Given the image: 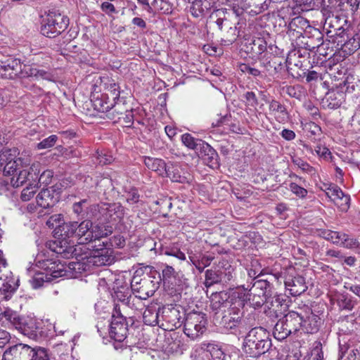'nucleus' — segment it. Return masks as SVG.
<instances>
[{
    "label": "nucleus",
    "instance_id": "obj_29",
    "mask_svg": "<svg viewBox=\"0 0 360 360\" xmlns=\"http://www.w3.org/2000/svg\"><path fill=\"white\" fill-rule=\"evenodd\" d=\"M144 163L149 169L157 172L159 175L163 176L167 172L166 163L162 159L146 157Z\"/></svg>",
    "mask_w": 360,
    "mask_h": 360
},
{
    "label": "nucleus",
    "instance_id": "obj_7",
    "mask_svg": "<svg viewBox=\"0 0 360 360\" xmlns=\"http://www.w3.org/2000/svg\"><path fill=\"white\" fill-rule=\"evenodd\" d=\"M207 324L205 314L191 311L184 319V333L192 340H195L205 333Z\"/></svg>",
    "mask_w": 360,
    "mask_h": 360
},
{
    "label": "nucleus",
    "instance_id": "obj_39",
    "mask_svg": "<svg viewBox=\"0 0 360 360\" xmlns=\"http://www.w3.org/2000/svg\"><path fill=\"white\" fill-rule=\"evenodd\" d=\"M169 176L172 181L184 184L188 182V178L181 175L179 168L177 166H172V167H167V172L165 174Z\"/></svg>",
    "mask_w": 360,
    "mask_h": 360
},
{
    "label": "nucleus",
    "instance_id": "obj_37",
    "mask_svg": "<svg viewBox=\"0 0 360 360\" xmlns=\"http://www.w3.org/2000/svg\"><path fill=\"white\" fill-rule=\"evenodd\" d=\"M292 333L290 328L285 325L284 319L279 320L274 326V335L278 340H284L290 334Z\"/></svg>",
    "mask_w": 360,
    "mask_h": 360
},
{
    "label": "nucleus",
    "instance_id": "obj_26",
    "mask_svg": "<svg viewBox=\"0 0 360 360\" xmlns=\"http://www.w3.org/2000/svg\"><path fill=\"white\" fill-rule=\"evenodd\" d=\"M285 325L290 328L292 333L302 330L303 316L296 311H291L283 317Z\"/></svg>",
    "mask_w": 360,
    "mask_h": 360
},
{
    "label": "nucleus",
    "instance_id": "obj_45",
    "mask_svg": "<svg viewBox=\"0 0 360 360\" xmlns=\"http://www.w3.org/2000/svg\"><path fill=\"white\" fill-rule=\"evenodd\" d=\"M198 150H200L202 156H207V159L210 161L216 159L217 157L216 150L210 145L203 141H201V143L198 147Z\"/></svg>",
    "mask_w": 360,
    "mask_h": 360
},
{
    "label": "nucleus",
    "instance_id": "obj_8",
    "mask_svg": "<svg viewBox=\"0 0 360 360\" xmlns=\"http://www.w3.org/2000/svg\"><path fill=\"white\" fill-rule=\"evenodd\" d=\"M288 28L290 31L296 32L297 36H301L306 34L307 29H309L310 30H313L314 32V35L317 36V42L309 44L307 41L306 43L307 49L311 51H314L316 49H319L320 46L323 44L321 33L317 29L312 28L309 25V22L302 16H297L292 18L288 25Z\"/></svg>",
    "mask_w": 360,
    "mask_h": 360
},
{
    "label": "nucleus",
    "instance_id": "obj_21",
    "mask_svg": "<svg viewBox=\"0 0 360 360\" xmlns=\"http://www.w3.org/2000/svg\"><path fill=\"white\" fill-rule=\"evenodd\" d=\"M222 284L233 281L236 274L235 267L226 259H222L217 266Z\"/></svg>",
    "mask_w": 360,
    "mask_h": 360
},
{
    "label": "nucleus",
    "instance_id": "obj_14",
    "mask_svg": "<svg viewBox=\"0 0 360 360\" xmlns=\"http://www.w3.org/2000/svg\"><path fill=\"white\" fill-rule=\"evenodd\" d=\"M162 318L166 323L165 330H173L181 326L183 319L180 311L175 307L165 308L162 311ZM165 326L164 323H162Z\"/></svg>",
    "mask_w": 360,
    "mask_h": 360
},
{
    "label": "nucleus",
    "instance_id": "obj_28",
    "mask_svg": "<svg viewBox=\"0 0 360 360\" xmlns=\"http://www.w3.org/2000/svg\"><path fill=\"white\" fill-rule=\"evenodd\" d=\"M321 324V319L314 314H311L307 319L302 320V330L307 333H316Z\"/></svg>",
    "mask_w": 360,
    "mask_h": 360
},
{
    "label": "nucleus",
    "instance_id": "obj_13",
    "mask_svg": "<svg viewBox=\"0 0 360 360\" xmlns=\"http://www.w3.org/2000/svg\"><path fill=\"white\" fill-rule=\"evenodd\" d=\"M2 281L0 287V302L9 300L19 286V279L15 278L11 271H8L1 276Z\"/></svg>",
    "mask_w": 360,
    "mask_h": 360
},
{
    "label": "nucleus",
    "instance_id": "obj_27",
    "mask_svg": "<svg viewBox=\"0 0 360 360\" xmlns=\"http://www.w3.org/2000/svg\"><path fill=\"white\" fill-rule=\"evenodd\" d=\"M37 205L43 208H49L54 205L56 199L53 197V190L42 189L36 198Z\"/></svg>",
    "mask_w": 360,
    "mask_h": 360
},
{
    "label": "nucleus",
    "instance_id": "obj_47",
    "mask_svg": "<svg viewBox=\"0 0 360 360\" xmlns=\"http://www.w3.org/2000/svg\"><path fill=\"white\" fill-rule=\"evenodd\" d=\"M249 287L250 285H248V288H245L244 285H240L236 287L233 292L234 297L241 302V305H244L245 303H247L248 299L250 296V293L249 292L250 289Z\"/></svg>",
    "mask_w": 360,
    "mask_h": 360
},
{
    "label": "nucleus",
    "instance_id": "obj_10",
    "mask_svg": "<svg viewBox=\"0 0 360 360\" xmlns=\"http://www.w3.org/2000/svg\"><path fill=\"white\" fill-rule=\"evenodd\" d=\"M19 352L18 356L22 360H49L50 354L45 347H31L26 344H16Z\"/></svg>",
    "mask_w": 360,
    "mask_h": 360
},
{
    "label": "nucleus",
    "instance_id": "obj_11",
    "mask_svg": "<svg viewBox=\"0 0 360 360\" xmlns=\"http://www.w3.org/2000/svg\"><path fill=\"white\" fill-rule=\"evenodd\" d=\"M40 172V164L33 163L29 169L20 170L17 176H13L11 179V184L13 187L21 186L24 183L37 185L38 174Z\"/></svg>",
    "mask_w": 360,
    "mask_h": 360
},
{
    "label": "nucleus",
    "instance_id": "obj_20",
    "mask_svg": "<svg viewBox=\"0 0 360 360\" xmlns=\"http://www.w3.org/2000/svg\"><path fill=\"white\" fill-rule=\"evenodd\" d=\"M269 114L280 123H285L289 120V113L285 106L279 101L272 100L269 103Z\"/></svg>",
    "mask_w": 360,
    "mask_h": 360
},
{
    "label": "nucleus",
    "instance_id": "obj_16",
    "mask_svg": "<svg viewBox=\"0 0 360 360\" xmlns=\"http://www.w3.org/2000/svg\"><path fill=\"white\" fill-rule=\"evenodd\" d=\"M285 286L292 296L296 297L304 292L307 286L302 276H288L285 280Z\"/></svg>",
    "mask_w": 360,
    "mask_h": 360
},
{
    "label": "nucleus",
    "instance_id": "obj_25",
    "mask_svg": "<svg viewBox=\"0 0 360 360\" xmlns=\"http://www.w3.org/2000/svg\"><path fill=\"white\" fill-rule=\"evenodd\" d=\"M91 102L95 110L99 112H105L106 115L108 114L109 110L113 106L112 100L110 98L109 94L107 93L94 97Z\"/></svg>",
    "mask_w": 360,
    "mask_h": 360
},
{
    "label": "nucleus",
    "instance_id": "obj_24",
    "mask_svg": "<svg viewBox=\"0 0 360 360\" xmlns=\"http://www.w3.org/2000/svg\"><path fill=\"white\" fill-rule=\"evenodd\" d=\"M100 86L105 91V93L109 94L110 98L113 101L120 98V86L112 78L109 77H101Z\"/></svg>",
    "mask_w": 360,
    "mask_h": 360
},
{
    "label": "nucleus",
    "instance_id": "obj_48",
    "mask_svg": "<svg viewBox=\"0 0 360 360\" xmlns=\"http://www.w3.org/2000/svg\"><path fill=\"white\" fill-rule=\"evenodd\" d=\"M86 202V200H82L78 202H75L72 205V210L75 214H77L78 217V221H75L76 224L79 223V221H81L79 225H83L85 221V219L88 218L86 217V213L84 211L83 205Z\"/></svg>",
    "mask_w": 360,
    "mask_h": 360
},
{
    "label": "nucleus",
    "instance_id": "obj_41",
    "mask_svg": "<svg viewBox=\"0 0 360 360\" xmlns=\"http://www.w3.org/2000/svg\"><path fill=\"white\" fill-rule=\"evenodd\" d=\"M216 283H221L219 271L217 270V266L214 269L212 268L210 269H207L205 271V285L206 287H210Z\"/></svg>",
    "mask_w": 360,
    "mask_h": 360
},
{
    "label": "nucleus",
    "instance_id": "obj_4",
    "mask_svg": "<svg viewBox=\"0 0 360 360\" xmlns=\"http://www.w3.org/2000/svg\"><path fill=\"white\" fill-rule=\"evenodd\" d=\"M269 332L263 327H253L245 335L242 349L252 358H257L267 352L271 347Z\"/></svg>",
    "mask_w": 360,
    "mask_h": 360
},
{
    "label": "nucleus",
    "instance_id": "obj_63",
    "mask_svg": "<svg viewBox=\"0 0 360 360\" xmlns=\"http://www.w3.org/2000/svg\"><path fill=\"white\" fill-rule=\"evenodd\" d=\"M239 70L245 74H248L254 77H259L261 75L260 70H259L257 68H252L249 65L245 63L240 64Z\"/></svg>",
    "mask_w": 360,
    "mask_h": 360
},
{
    "label": "nucleus",
    "instance_id": "obj_53",
    "mask_svg": "<svg viewBox=\"0 0 360 360\" xmlns=\"http://www.w3.org/2000/svg\"><path fill=\"white\" fill-rule=\"evenodd\" d=\"M248 302L250 305L254 309L261 307L264 303H266V298L263 295L250 294V296L248 299Z\"/></svg>",
    "mask_w": 360,
    "mask_h": 360
},
{
    "label": "nucleus",
    "instance_id": "obj_6",
    "mask_svg": "<svg viewBox=\"0 0 360 360\" xmlns=\"http://www.w3.org/2000/svg\"><path fill=\"white\" fill-rule=\"evenodd\" d=\"M69 19L60 13L50 12L41 27V33L49 38H54L66 30Z\"/></svg>",
    "mask_w": 360,
    "mask_h": 360
},
{
    "label": "nucleus",
    "instance_id": "obj_9",
    "mask_svg": "<svg viewBox=\"0 0 360 360\" xmlns=\"http://www.w3.org/2000/svg\"><path fill=\"white\" fill-rule=\"evenodd\" d=\"M318 235L334 244L342 245L347 248H355L359 247L356 239L349 237L346 233L334 231L329 229H320Z\"/></svg>",
    "mask_w": 360,
    "mask_h": 360
},
{
    "label": "nucleus",
    "instance_id": "obj_17",
    "mask_svg": "<svg viewBox=\"0 0 360 360\" xmlns=\"http://www.w3.org/2000/svg\"><path fill=\"white\" fill-rule=\"evenodd\" d=\"M99 205H94L91 206V210H96ZM102 211H107V214L109 215L110 222L115 223L117 220H120L123 218L124 212V207L120 203H103L100 206Z\"/></svg>",
    "mask_w": 360,
    "mask_h": 360
},
{
    "label": "nucleus",
    "instance_id": "obj_30",
    "mask_svg": "<svg viewBox=\"0 0 360 360\" xmlns=\"http://www.w3.org/2000/svg\"><path fill=\"white\" fill-rule=\"evenodd\" d=\"M172 207V202L170 198L162 197L153 201L152 208L155 212H159L163 217L167 215L168 211Z\"/></svg>",
    "mask_w": 360,
    "mask_h": 360
},
{
    "label": "nucleus",
    "instance_id": "obj_49",
    "mask_svg": "<svg viewBox=\"0 0 360 360\" xmlns=\"http://www.w3.org/2000/svg\"><path fill=\"white\" fill-rule=\"evenodd\" d=\"M189 258L193 264L200 272L203 271L205 267L210 266L214 259L213 257L210 255H203L200 259H194L191 257H189Z\"/></svg>",
    "mask_w": 360,
    "mask_h": 360
},
{
    "label": "nucleus",
    "instance_id": "obj_43",
    "mask_svg": "<svg viewBox=\"0 0 360 360\" xmlns=\"http://www.w3.org/2000/svg\"><path fill=\"white\" fill-rule=\"evenodd\" d=\"M252 287H256L262 291V295L266 299L272 296V285L267 280H257L255 282Z\"/></svg>",
    "mask_w": 360,
    "mask_h": 360
},
{
    "label": "nucleus",
    "instance_id": "obj_56",
    "mask_svg": "<svg viewBox=\"0 0 360 360\" xmlns=\"http://www.w3.org/2000/svg\"><path fill=\"white\" fill-rule=\"evenodd\" d=\"M360 0H342L339 6L342 4L344 9L349 11L352 13H354L359 8Z\"/></svg>",
    "mask_w": 360,
    "mask_h": 360
},
{
    "label": "nucleus",
    "instance_id": "obj_51",
    "mask_svg": "<svg viewBox=\"0 0 360 360\" xmlns=\"http://www.w3.org/2000/svg\"><path fill=\"white\" fill-rule=\"evenodd\" d=\"M18 350L17 345L10 347L4 352L2 360H22L18 356Z\"/></svg>",
    "mask_w": 360,
    "mask_h": 360
},
{
    "label": "nucleus",
    "instance_id": "obj_19",
    "mask_svg": "<svg viewBox=\"0 0 360 360\" xmlns=\"http://www.w3.org/2000/svg\"><path fill=\"white\" fill-rule=\"evenodd\" d=\"M157 288L158 283L151 280L149 276H145L141 285L136 288L133 292L137 293L136 296L143 300L153 296Z\"/></svg>",
    "mask_w": 360,
    "mask_h": 360
},
{
    "label": "nucleus",
    "instance_id": "obj_46",
    "mask_svg": "<svg viewBox=\"0 0 360 360\" xmlns=\"http://www.w3.org/2000/svg\"><path fill=\"white\" fill-rule=\"evenodd\" d=\"M292 162L303 172L307 173L311 176L316 174L315 169L313 167H311L308 162L303 160L302 158L299 157H294L292 159Z\"/></svg>",
    "mask_w": 360,
    "mask_h": 360
},
{
    "label": "nucleus",
    "instance_id": "obj_23",
    "mask_svg": "<svg viewBox=\"0 0 360 360\" xmlns=\"http://www.w3.org/2000/svg\"><path fill=\"white\" fill-rule=\"evenodd\" d=\"M326 195L338 205V200L342 201L340 205L342 210H345L349 207V202L350 200L349 196L345 195L342 190L337 186L334 185L328 187L327 188Z\"/></svg>",
    "mask_w": 360,
    "mask_h": 360
},
{
    "label": "nucleus",
    "instance_id": "obj_64",
    "mask_svg": "<svg viewBox=\"0 0 360 360\" xmlns=\"http://www.w3.org/2000/svg\"><path fill=\"white\" fill-rule=\"evenodd\" d=\"M126 200L130 205L139 202L140 200V195L137 189L132 188L128 191L126 195Z\"/></svg>",
    "mask_w": 360,
    "mask_h": 360
},
{
    "label": "nucleus",
    "instance_id": "obj_50",
    "mask_svg": "<svg viewBox=\"0 0 360 360\" xmlns=\"http://www.w3.org/2000/svg\"><path fill=\"white\" fill-rule=\"evenodd\" d=\"M338 304L342 309L352 311L354 307V302L352 297L347 294H342L338 299Z\"/></svg>",
    "mask_w": 360,
    "mask_h": 360
},
{
    "label": "nucleus",
    "instance_id": "obj_2",
    "mask_svg": "<svg viewBox=\"0 0 360 360\" xmlns=\"http://www.w3.org/2000/svg\"><path fill=\"white\" fill-rule=\"evenodd\" d=\"M38 255L35 260V266L41 269L34 274L32 278V285L37 289L44 285V283H51L63 276L78 278L83 273H91V264L86 258L81 261L70 262L67 266L52 259H40Z\"/></svg>",
    "mask_w": 360,
    "mask_h": 360
},
{
    "label": "nucleus",
    "instance_id": "obj_44",
    "mask_svg": "<svg viewBox=\"0 0 360 360\" xmlns=\"http://www.w3.org/2000/svg\"><path fill=\"white\" fill-rule=\"evenodd\" d=\"M181 140L186 147L195 150H198V147L202 141L201 139H195L188 133L182 134Z\"/></svg>",
    "mask_w": 360,
    "mask_h": 360
},
{
    "label": "nucleus",
    "instance_id": "obj_35",
    "mask_svg": "<svg viewBox=\"0 0 360 360\" xmlns=\"http://www.w3.org/2000/svg\"><path fill=\"white\" fill-rule=\"evenodd\" d=\"M360 48V35L356 34L342 44L341 49L345 55H351Z\"/></svg>",
    "mask_w": 360,
    "mask_h": 360
},
{
    "label": "nucleus",
    "instance_id": "obj_62",
    "mask_svg": "<svg viewBox=\"0 0 360 360\" xmlns=\"http://www.w3.org/2000/svg\"><path fill=\"white\" fill-rule=\"evenodd\" d=\"M205 9L202 6L201 1H195L190 8V12L195 18L203 15Z\"/></svg>",
    "mask_w": 360,
    "mask_h": 360
},
{
    "label": "nucleus",
    "instance_id": "obj_32",
    "mask_svg": "<svg viewBox=\"0 0 360 360\" xmlns=\"http://www.w3.org/2000/svg\"><path fill=\"white\" fill-rule=\"evenodd\" d=\"M113 106H112L111 110H109L108 114L106 115V117L113 120V122H117V117L119 116H122L126 112V110H128L125 108L124 102L122 101L120 98L116 99L115 101H112Z\"/></svg>",
    "mask_w": 360,
    "mask_h": 360
},
{
    "label": "nucleus",
    "instance_id": "obj_22",
    "mask_svg": "<svg viewBox=\"0 0 360 360\" xmlns=\"http://www.w3.org/2000/svg\"><path fill=\"white\" fill-rule=\"evenodd\" d=\"M266 306L269 310V313H273L276 317H278L285 311L286 300L281 295H276L266 300Z\"/></svg>",
    "mask_w": 360,
    "mask_h": 360
},
{
    "label": "nucleus",
    "instance_id": "obj_55",
    "mask_svg": "<svg viewBox=\"0 0 360 360\" xmlns=\"http://www.w3.org/2000/svg\"><path fill=\"white\" fill-rule=\"evenodd\" d=\"M37 189V185H33L32 184H28L25 188H24L21 193V199L22 201H28L33 197Z\"/></svg>",
    "mask_w": 360,
    "mask_h": 360
},
{
    "label": "nucleus",
    "instance_id": "obj_59",
    "mask_svg": "<svg viewBox=\"0 0 360 360\" xmlns=\"http://www.w3.org/2000/svg\"><path fill=\"white\" fill-rule=\"evenodd\" d=\"M53 176V172L51 170L47 169L44 171L40 176L38 175L37 185L39 183L44 185H49L51 183V179Z\"/></svg>",
    "mask_w": 360,
    "mask_h": 360
},
{
    "label": "nucleus",
    "instance_id": "obj_52",
    "mask_svg": "<svg viewBox=\"0 0 360 360\" xmlns=\"http://www.w3.org/2000/svg\"><path fill=\"white\" fill-rule=\"evenodd\" d=\"M130 292L128 290H124V291L118 289L115 291V298L121 302L118 304L120 306V309H124V305L126 304L127 300L131 297Z\"/></svg>",
    "mask_w": 360,
    "mask_h": 360
},
{
    "label": "nucleus",
    "instance_id": "obj_34",
    "mask_svg": "<svg viewBox=\"0 0 360 360\" xmlns=\"http://www.w3.org/2000/svg\"><path fill=\"white\" fill-rule=\"evenodd\" d=\"M246 4L250 8V13L255 15L259 14L266 11L270 3L271 0H245Z\"/></svg>",
    "mask_w": 360,
    "mask_h": 360
},
{
    "label": "nucleus",
    "instance_id": "obj_18",
    "mask_svg": "<svg viewBox=\"0 0 360 360\" xmlns=\"http://www.w3.org/2000/svg\"><path fill=\"white\" fill-rule=\"evenodd\" d=\"M113 260L114 258L108 254L106 248L98 249L91 256L86 257V261L91 264V267L110 265Z\"/></svg>",
    "mask_w": 360,
    "mask_h": 360
},
{
    "label": "nucleus",
    "instance_id": "obj_42",
    "mask_svg": "<svg viewBox=\"0 0 360 360\" xmlns=\"http://www.w3.org/2000/svg\"><path fill=\"white\" fill-rule=\"evenodd\" d=\"M251 51L255 56H259L266 51L267 44L264 38L259 37L252 40L250 44Z\"/></svg>",
    "mask_w": 360,
    "mask_h": 360
},
{
    "label": "nucleus",
    "instance_id": "obj_60",
    "mask_svg": "<svg viewBox=\"0 0 360 360\" xmlns=\"http://www.w3.org/2000/svg\"><path fill=\"white\" fill-rule=\"evenodd\" d=\"M289 189L297 197L302 198H304L308 193L307 189L294 182L290 184Z\"/></svg>",
    "mask_w": 360,
    "mask_h": 360
},
{
    "label": "nucleus",
    "instance_id": "obj_31",
    "mask_svg": "<svg viewBox=\"0 0 360 360\" xmlns=\"http://www.w3.org/2000/svg\"><path fill=\"white\" fill-rule=\"evenodd\" d=\"M326 103L330 109L339 108L344 99V93L340 91H330L326 96Z\"/></svg>",
    "mask_w": 360,
    "mask_h": 360
},
{
    "label": "nucleus",
    "instance_id": "obj_57",
    "mask_svg": "<svg viewBox=\"0 0 360 360\" xmlns=\"http://www.w3.org/2000/svg\"><path fill=\"white\" fill-rule=\"evenodd\" d=\"M164 254L165 255L174 257L180 260L186 259L185 254L176 247L166 248L164 250Z\"/></svg>",
    "mask_w": 360,
    "mask_h": 360
},
{
    "label": "nucleus",
    "instance_id": "obj_12",
    "mask_svg": "<svg viewBox=\"0 0 360 360\" xmlns=\"http://www.w3.org/2000/svg\"><path fill=\"white\" fill-rule=\"evenodd\" d=\"M240 316V309L238 307H232L222 316L219 323V327L225 333L239 334Z\"/></svg>",
    "mask_w": 360,
    "mask_h": 360
},
{
    "label": "nucleus",
    "instance_id": "obj_61",
    "mask_svg": "<svg viewBox=\"0 0 360 360\" xmlns=\"http://www.w3.org/2000/svg\"><path fill=\"white\" fill-rule=\"evenodd\" d=\"M117 122L122 120L123 124L127 127H130L134 123V115L132 110H126L122 116L117 117Z\"/></svg>",
    "mask_w": 360,
    "mask_h": 360
},
{
    "label": "nucleus",
    "instance_id": "obj_3",
    "mask_svg": "<svg viewBox=\"0 0 360 360\" xmlns=\"http://www.w3.org/2000/svg\"><path fill=\"white\" fill-rule=\"evenodd\" d=\"M0 77L8 79H14L17 77H34L37 79H41L51 82H55L56 79L51 72L30 65L22 64L18 58L0 60Z\"/></svg>",
    "mask_w": 360,
    "mask_h": 360
},
{
    "label": "nucleus",
    "instance_id": "obj_1",
    "mask_svg": "<svg viewBox=\"0 0 360 360\" xmlns=\"http://www.w3.org/2000/svg\"><path fill=\"white\" fill-rule=\"evenodd\" d=\"M112 226H56L54 240L49 244L50 250L63 258L75 255V244H87L107 237Z\"/></svg>",
    "mask_w": 360,
    "mask_h": 360
},
{
    "label": "nucleus",
    "instance_id": "obj_54",
    "mask_svg": "<svg viewBox=\"0 0 360 360\" xmlns=\"http://www.w3.org/2000/svg\"><path fill=\"white\" fill-rule=\"evenodd\" d=\"M58 140L56 135H51L48 138L44 139L37 145L39 150L46 149L53 147Z\"/></svg>",
    "mask_w": 360,
    "mask_h": 360
},
{
    "label": "nucleus",
    "instance_id": "obj_33",
    "mask_svg": "<svg viewBox=\"0 0 360 360\" xmlns=\"http://www.w3.org/2000/svg\"><path fill=\"white\" fill-rule=\"evenodd\" d=\"M256 324L255 314L249 313L247 315L243 314L240 309V322H239V335L243 333L248 329H251Z\"/></svg>",
    "mask_w": 360,
    "mask_h": 360
},
{
    "label": "nucleus",
    "instance_id": "obj_58",
    "mask_svg": "<svg viewBox=\"0 0 360 360\" xmlns=\"http://www.w3.org/2000/svg\"><path fill=\"white\" fill-rule=\"evenodd\" d=\"M38 330L39 328L37 326V322L34 320H31L30 323L24 326V331L32 338L37 336Z\"/></svg>",
    "mask_w": 360,
    "mask_h": 360
},
{
    "label": "nucleus",
    "instance_id": "obj_5",
    "mask_svg": "<svg viewBox=\"0 0 360 360\" xmlns=\"http://www.w3.org/2000/svg\"><path fill=\"white\" fill-rule=\"evenodd\" d=\"M108 332L110 338L115 340V348L116 349H120L123 346V345L120 344H122L127 338L128 327L126 319L122 316L119 304L114 305Z\"/></svg>",
    "mask_w": 360,
    "mask_h": 360
},
{
    "label": "nucleus",
    "instance_id": "obj_15",
    "mask_svg": "<svg viewBox=\"0 0 360 360\" xmlns=\"http://www.w3.org/2000/svg\"><path fill=\"white\" fill-rule=\"evenodd\" d=\"M195 360H226V354L219 347L210 345L207 349L200 348L195 350Z\"/></svg>",
    "mask_w": 360,
    "mask_h": 360
},
{
    "label": "nucleus",
    "instance_id": "obj_36",
    "mask_svg": "<svg viewBox=\"0 0 360 360\" xmlns=\"http://www.w3.org/2000/svg\"><path fill=\"white\" fill-rule=\"evenodd\" d=\"M6 153H0V166L3 168L4 172L8 175H13L17 171V161L15 157H11L8 162H6Z\"/></svg>",
    "mask_w": 360,
    "mask_h": 360
},
{
    "label": "nucleus",
    "instance_id": "obj_38",
    "mask_svg": "<svg viewBox=\"0 0 360 360\" xmlns=\"http://www.w3.org/2000/svg\"><path fill=\"white\" fill-rule=\"evenodd\" d=\"M229 299V295L225 292H217L212 293L210 297L211 307L213 310H218L224 306Z\"/></svg>",
    "mask_w": 360,
    "mask_h": 360
},
{
    "label": "nucleus",
    "instance_id": "obj_40",
    "mask_svg": "<svg viewBox=\"0 0 360 360\" xmlns=\"http://www.w3.org/2000/svg\"><path fill=\"white\" fill-rule=\"evenodd\" d=\"M145 324L148 326L159 325V313L154 309H146L143 314Z\"/></svg>",
    "mask_w": 360,
    "mask_h": 360
}]
</instances>
